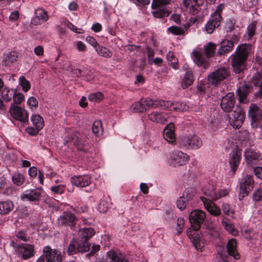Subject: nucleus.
Instances as JSON below:
<instances>
[{
	"mask_svg": "<svg viewBox=\"0 0 262 262\" xmlns=\"http://www.w3.org/2000/svg\"><path fill=\"white\" fill-rule=\"evenodd\" d=\"M251 51L250 44L245 43L238 46L231 59L233 70L235 73H240L245 69L246 61Z\"/></svg>",
	"mask_w": 262,
	"mask_h": 262,
	"instance_id": "f257e3e1",
	"label": "nucleus"
},
{
	"mask_svg": "<svg viewBox=\"0 0 262 262\" xmlns=\"http://www.w3.org/2000/svg\"><path fill=\"white\" fill-rule=\"evenodd\" d=\"M252 84L253 86L245 83L240 86L237 89V94L241 102H243L252 91H255L254 96L255 99L262 98V80L254 79Z\"/></svg>",
	"mask_w": 262,
	"mask_h": 262,
	"instance_id": "f03ea898",
	"label": "nucleus"
},
{
	"mask_svg": "<svg viewBox=\"0 0 262 262\" xmlns=\"http://www.w3.org/2000/svg\"><path fill=\"white\" fill-rule=\"evenodd\" d=\"M178 143L180 148L186 149H197L203 145L202 139L195 135L181 137L178 139Z\"/></svg>",
	"mask_w": 262,
	"mask_h": 262,
	"instance_id": "7ed1b4c3",
	"label": "nucleus"
},
{
	"mask_svg": "<svg viewBox=\"0 0 262 262\" xmlns=\"http://www.w3.org/2000/svg\"><path fill=\"white\" fill-rule=\"evenodd\" d=\"M230 70L227 67H221L211 72L208 75V81L209 84L217 86L230 76Z\"/></svg>",
	"mask_w": 262,
	"mask_h": 262,
	"instance_id": "20e7f679",
	"label": "nucleus"
},
{
	"mask_svg": "<svg viewBox=\"0 0 262 262\" xmlns=\"http://www.w3.org/2000/svg\"><path fill=\"white\" fill-rule=\"evenodd\" d=\"M62 261L61 252L47 246L43 248V254L40 256L36 262H62Z\"/></svg>",
	"mask_w": 262,
	"mask_h": 262,
	"instance_id": "39448f33",
	"label": "nucleus"
},
{
	"mask_svg": "<svg viewBox=\"0 0 262 262\" xmlns=\"http://www.w3.org/2000/svg\"><path fill=\"white\" fill-rule=\"evenodd\" d=\"M90 246L88 242L83 241L79 237L78 239L73 238L69 244L68 253L69 255H73L78 253L85 252L90 250Z\"/></svg>",
	"mask_w": 262,
	"mask_h": 262,
	"instance_id": "423d86ee",
	"label": "nucleus"
},
{
	"mask_svg": "<svg viewBox=\"0 0 262 262\" xmlns=\"http://www.w3.org/2000/svg\"><path fill=\"white\" fill-rule=\"evenodd\" d=\"M11 245L14 248L18 255L22 259L26 260L35 254L34 246L28 244L19 245L12 241Z\"/></svg>",
	"mask_w": 262,
	"mask_h": 262,
	"instance_id": "0eeeda50",
	"label": "nucleus"
},
{
	"mask_svg": "<svg viewBox=\"0 0 262 262\" xmlns=\"http://www.w3.org/2000/svg\"><path fill=\"white\" fill-rule=\"evenodd\" d=\"M254 186V180L252 176L246 174L243 177L239 183V200H242L244 197L247 196L253 189Z\"/></svg>",
	"mask_w": 262,
	"mask_h": 262,
	"instance_id": "6e6552de",
	"label": "nucleus"
},
{
	"mask_svg": "<svg viewBox=\"0 0 262 262\" xmlns=\"http://www.w3.org/2000/svg\"><path fill=\"white\" fill-rule=\"evenodd\" d=\"M169 4V0H153L151 7L154 10L152 12L153 16L156 18H164L167 17L170 12L167 9L166 6Z\"/></svg>",
	"mask_w": 262,
	"mask_h": 262,
	"instance_id": "1a4fd4ad",
	"label": "nucleus"
},
{
	"mask_svg": "<svg viewBox=\"0 0 262 262\" xmlns=\"http://www.w3.org/2000/svg\"><path fill=\"white\" fill-rule=\"evenodd\" d=\"M11 116L15 120L25 123L28 121V114L27 112L23 107L13 103L9 109Z\"/></svg>",
	"mask_w": 262,
	"mask_h": 262,
	"instance_id": "9d476101",
	"label": "nucleus"
},
{
	"mask_svg": "<svg viewBox=\"0 0 262 262\" xmlns=\"http://www.w3.org/2000/svg\"><path fill=\"white\" fill-rule=\"evenodd\" d=\"M205 218V214L204 211L200 210H196L192 211L189 215L190 222L195 230L198 231L203 223Z\"/></svg>",
	"mask_w": 262,
	"mask_h": 262,
	"instance_id": "9b49d317",
	"label": "nucleus"
},
{
	"mask_svg": "<svg viewBox=\"0 0 262 262\" xmlns=\"http://www.w3.org/2000/svg\"><path fill=\"white\" fill-rule=\"evenodd\" d=\"M235 105L234 94L229 93L223 96L221 101V107L225 112H232Z\"/></svg>",
	"mask_w": 262,
	"mask_h": 262,
	"instance_id": "f8f14e48",
	"label": "nucleus"
},
{
	"mask_svg": "<svg viewBox=\"0 0 262 262\" xmlns=\"http://www.w3.org/2000/svg\"><path fill=\"white\" fill-rule=\"evenodd\" d=\"M44 193L45 192L41 188L28 189L21 195V199H27L31 202H36L40 200Z\"/></svg>",
	"mask_w": 262,
	"mask_h": 262,
	"instance_id": "ddd939ff",
	"label": "nucleus"
},
{
	"mask_svg": "<svg viewBox=\"0 0 262 262\" xmlns=\"http://www.w3.org/2000/svg\"><path fill=\"white\" fill-rule=\"evenodd\" d=\"M242 158L241 151L235 148L229 155V164L231 171L234 173L237 170Z\"/></svg>",
	"mask_w": 262,
	"mask_h": 262,
	"instance_id": "4468645a",
	"label": "nucleus"
},
{
	"mask_svg": "<svg viewBox=\"0 0 262 262\" xmlns=\"http://www.w3.org/2000/svg\"><path fill=\"white\" fill-rule=\"evenodd\" d=\"M77 220V219L74 213L71 212H65L58 219V224L60 226H69L72 229L76 224Z\"/></svg>",
	"mask_w": 262,
	"mask_h": 262,
	"instance_id": "2eb2a0df",
	"label": "nucleus"
},
{
	"mask_svg": "<svg viewBox=\"0 0 262 262\" xmlns=\"http://www.w3.org/2000/svg\"><path fill=\"white\" fill-rule=\"evenodd\" d=\"M232 125L234 127L239 128L243 124L245 118V114L243 110L239 107H236L232 114Z\"/></svg>",
	"mask_w": 262,
	"mask_h": 262,
	"instance_id": "dca6fc26",
	"label": "nucleus"
},
{
	"mask_svg": "<svg viewBox=\"0 0 262 262\" xmlns=\"http://www.w3.org/2000/svg\"><path fill=\"white\" fill-rule=\"evenodd\" d=\"M107 262H128L125 255L118 250H111L106 253Z\"/></svg>",
	"mask_w": 262,
	"mask_h": 262,
	"instance_id": "f3484780",
	"label": "nucleus"
},
{
	"mask_svg": "<svg viewBox=\"0 0 262 262\" xmlns=\"http://www.w3.org/2000/svg\"><path fill=\"white\" fill-rule=\"evenodd\" d=\"M244 156L246 163L250 166L256 164L260 157L259 152L251 149H246Z\"/></svg>",
	"mask_w": 262,
	"mask_h": 262,
	"instance_id": "a211bd4d",
	"label": "nucleus"
},
{
	"mask_svg": "<svg viewBox=\"0 0 262 262\" xmlns=\"http://www.w3.org/2000/svg\"><path fill=\"white\" fill-rule=\"evenodd\" d=\"M163 104V108H171V110L177 112H182L188 110L189 107L185 103L182 102H171L164 101L161 102Z\"/></svg>",
	"mask_w": 262,
	"mask_h": 262,
	"instance_id": "6ab92c4d",
	"label": "nucleus"
},
{
	"mask_svg": "<svg viewBox=\"0 0 262 262\" xmlns=\"http://www.w3.org/2000/svg\"><path fill=\"white\" fill-rule=\"evenodd\" d=\"M72 140L77 149L84 152H87L89 149V145L85 143L83 139L80 137V134L76 132L72 137Z\"/></svg>",
	"mask_w": 262,
	"mask_h": 262,
	"instance_id": "aec40b11",
	"label": "nucleus"
},
{
	"mask_svg": "<svg viewBox=\"0 0 262 262\" xmlns=\"http://www.w3.org/2000/svg\"><path fill=\"white\" fill-rule=\"evenodd\" d=\"M248 117L251 118L252 123L256 122L261 119L262 112L259 107L255 104H251L248 111Z\"/></svg>",
	"mask_w": 262,
	"mask_h": 262,
	"instance_id": "412c9836",
	"label": "nucleus"
},
{
	"mask_svg": "<svg viewBox=\"0 0 262 262\" xmlns=\"http://www.w3.org/2000/svg\"><path fill=\"white\" fill-rule=\"evenodd\" d=\"M174 132V126L172 123L167 124L163 131L164 138L171 144H174L176 142Z\"/></svg>",
	"mask_w": 262,
	"mask_h": 262,
	"instance_id": "4be33fe9",
	"label": "nucleus"
},
{
	"mask_svg": "<svg viewBox=\"0 0 262 262\" xmlns=\"http://www.w3.org/2000/svg\"><path fill=\"white\" fill-rule=\"evenodd\" d=\"M193 61L199 66L205 68L208 66V62L206 56H204L202 52L199 51L194 50L192 53Z\"/></svg>",
	"mask_w": 262,
	"mask_h": 262,
	"instance_id": "5701e85b",
	"label": "nucleus"
},
{
	"mask_svg": "<svg viewBox=\"0 0 262 262\" xmlns=\"http://www.w3.org/2000/svg\"><path fill=\"white\" fill-rule=\"evenodd\" d=\"M171 159L178 165H185L188 160V156L181 151H173L171 155Z\"/></svg>",
	"mask_w": 262,
	"mask_h": 262,
	"instance_id": "b1692460",
	"label": "nucleus"
},
{
	"mask_svg": "<svg viewBox=\"0 0 262 262\" xmlns=\"http://www.w3.org/2000/svg\"><path fill=\"white\" fill-rule=\"evenodd\" d=\"M71 182L77 187H85L91 184V178L88 175L75 176L71 178Z\"/></svg>",
	"mask_w": 262,
	"mask_h": 262,
	"instance_id": "393cba45",
	"label": "nucleus"
},
{
	"mask_svg": "<svg viewBox=\"0 0 262 262\" xmlns=\"http://www.w3.org/2000/svg\"><path fill=\"white\" fill-rule=\"evenodd\" d=\"M183 5L188 9L189 13L193 15L197 14L200 10L198 0H184Z\"/></svg>",
	"mask_w": 262,
	"mask_h": 262,
	"instance_id": "a878e982",
	"label": "nucleus"
},
{
	"mask_svg": "<svg viewBox=\"0 0 262 262\" xmlns=\"http://www.w3.org/2000/svg\"><path fill=\"white\" fill-rule=\"evenodd\" d=\"M18 56V53L14 51L5 53L3 56V65L10 67L13 62L17 61Z\"/></svg>",
	"mask_w": 262,
	"mask_h": 262,
	"instance_id": "bb28decb",
	"label": "nucleus"
},
{
	"mask_svg": "<svg viewBox=\"0 0 262 262\" xmlns=\"http://www.w3.org/2000/svg\"><path fill=\"white\" fill-rule=\"evenodd\" d=\"M221 21L219 15H211L205 26L207 32L209 34L212 33L215 28L220 26Z\"/></svg>",
	"mask_w": 262,
	"mask_h": 262,
	"instance_id": "cd10ccee",
	"label": "nucleus"
},
{
	"mask_svg": "<svg viewBox=\"0 0 262 262\" xmlns=\"http://www.w3.org/2000/svg\"><path fill=\"white\" fill-rule=\"evenodd\" d=\"M168 115L165 113L152 112L148 115V119L154 122L164 124L168 121Z\"/></svg>",
	"mask_w": 262,
	"mask_h": 262,
	"instance_id": "c85d7f7f",
	"label": "nucleus"
},
{
	"mask_svg": "<svg viewBox=\"0 0 262 262\" xmlns=\"http://www.w3.org/2000/svg\"><path fill=\"white\" fill-rule=\"evenodd\" d=\"M204 198L202 199L204 202V206L208 211L214 216H219L221 214L220 207L212 202H207V200H206V201H204Z\"/></svg>",
	"mask_w": 262,
	"mask_h": 262,
	"instance_id": "c756f323",
	"label": "nucleus"
},
{
	"mask_svg": "<svg viewBox=\"0 0 262 262\" xmlns=\"http://www.w3.org/2000/svg\"><path fill=\"white\" fill-rule=\"evenodd\" d=\"M143 106L145 109V111L149 108H163V104L161 103L163 100H152L149 98H146L145 100L141 99Z\"/></svg>",
	"mask_w": 262,
	"mask_h": 262,
	"instance_id": "7c9ffc66",
	"label": "nucleus"
},
{
	"mask_svg": "<svg viewBox=\"0 0 262 262\" xmlns=\"http://www.w3.org/2000/svg\"><path fill=\"white\" fill-rule=\"evenodd\" d=\"M227 250L229 255L233 256L235 259L239 258V254L236 250V242L235 239H231L228 241Z\"/></svg>",
	"mask_w": 262,
	"mask_h": 262,
	"instance_id": "2f4dec72",
	"label": "nucleus"
},
{
	"mask_svg": "<svg viewBox=\"0 0 262 262\" xmlns=\"http://www.w3.org/2000/svg\"><path fill=\"white\" fill-rule=\"evenodd\" d=\"M221 223L224 228L233 236L238 235V230L235 228L229 219L226 217H223Z\"/></svg>",
	"mask_w": 262,
	"mask_h": 262,
	"instance_id": "473e14b6",
	"label": "nucleus"
},
{
	"mask_svg": "<svg viewBox=\"0 0 262 262\" xmlns=\"http://www.w3.org/2000/svg\"><path fill=\"white\" fill-rule=\"evenodd\" d=\"M220 45V48L217 51V53L219 55L226 54L231 51L233 48V42L227 39L223 40Z\"/></svg>",
	"mask_w": 262,
	"mask_h": 262,
	"instance_id": "72a5a7b5",
	"label": "nucleus"
},
{
	"mask_svg": "<svg viewBox=\"0 0 262 262\" xmlns=\"http://www.w3.org/2000/svg\"><path fill=\"white\" fill-rule=\"evenodd\" d=\"M95 230L92 228H84L79 232V237L82 240L88 242L95 234Z\"/></svg>",
	"mask_w": 262,
	"mask_h": 262,
	"instance_id": "f704fd0d",
	"label": "nucleus"
},
{
	"mask_svg": "<svg viewBox=\"0 0 262 262\" xmlns=\"http://www.w3.org/2000/svg\"><path fill=\"white\" fill-rule=\"evenodd\" d=\"M188 236L196 250L202 251L203 248V243L201 240L197 237L195 232H191L188 234Z\"/></svg>",
	"mask_w": 262,
	"mask_h": 262,
	"instance_id": "c9c22d12",
	"label": "nucleus"
},
{
	"mask_svg": "<svg viewBox=\"0 0 262 262\" xmlns=\"http://www.w3.org/2000/svg\"><path fill=\"white\" fill-rule=\"evenodd\" d=\"M13 208V204L10 201L0 202V214H6L9 213Z\"/></svg>",
	"mask_w": 262,
	"mask_h": 262,
	"instance_id": "e433bc0d",
	"label": "nucleus"
},
{
	"mask_svg": "<svg viewBox=\"0 0 262 262\" xmlns=\"http://www.w3.org/2000/svg\"><path fill=\"white\" fill-rule=\"evenodd\" d=\"M193 83V75L191 72L185 73L181 82V86L185 89L190 86Z\"/></svg>",
	"mask_w": 262,
	"mask_h": 262,
	"instance_id": "4c0bfd02",
	"label": "nucleus"
},
{
	"mask_svg": "<svg viewBox=\"0 0 262 262\" xmlns=\"http://www.w3.org/2000/svg\"><path fill=\"white\" fill-rule=\"evenodd\" d=\"M204 194L210 197L211 199L217 200V197L216 196L215 187L211 184H208L203 188Z\"/></svg>",
	"mask_w": 262,
	"mask_h": 262,
	"instance_id": "58836bf2",
	"label": "nucleus"
},
{
	"mask_svg": "<svg viewBox=\"0 0 262 262\" xmlns=\"http://www.w3.org/2000/svg\"><path fill=\"white\" fill-rule=\"evenodd\" d=\"M216 47V45L212 42H209L204 46V52L206 57L210 58L214 56Z\"/></svg>",
	"mask_w": 262,
	"mask_h": 262,
	"instance_id": "ea45409f",
	"label": "nucleus"
},
{
	"mask_svg": "<svg viewBox=\"0 0 262 262\" xmlns=\"http://www.w3.org/2000/svg\"><path fill=\"white\" fill-rule=\"evenodd\" d=\"M95 50L97 53L100 56L105 58H110L112 56V52L106 48L100 45L96 46Z\"/></svg>",
	"mask_w": 262,
	"mask_h": 262,
	"instance_id": "a19ab883",
	"label": "nucleus"
},
{
	"mask_svg": "<svg viewBox=\"0 0 262 262\" xmlns=\"http://www.w3.org/2000/svg\"><path fill=\"white\" fill-rule=\"evenodd\" d=\"M14 95V90L13 89H4L2 92V97L6 102L10 101Z\"/></svg>",
	"mask_w": 262,
	"mask_h": 262,
	"instance_id": "79ce46f5",
	"label": "nucleus"
},
{
	"mask_svg": "<svg viewBox=\"0 0 262 262\" xmlns=\"http://www.w3.org/2000/svg\"><path fill=\"white\" fill-rule=\"evenodd\" d=\"M31 121L35 127L42 129L44 126V121L42 117L39 115L33 116Z\"/></svg>",
	"mask_w": 262,
	"mask_h": 262,
	"instance_id": "37998d69",
	"label": "nucleus"
},
{
	"mask_svg": "<svg viewBox=\"0 0 262 262\" xmlns=\"http://www.w3.org/2000/svg\"><path fill=\"white\" fill-rule=\"evenodd\" d=\"M92 131L97 136L101 135L103 132L102 123L100 121L97 120L94 122L92 127Z\"/></svg>",
	"mask_w": 262,
	"mask_h": 262,
	"instance_id": "c03bdc74",
	"label": "nucleus"
},
{
	"mask_svg": "<svg viewBox=\"0 0 262 262\" xmlns=\"http://www.w3.org/2000/svg\"><path fill=\"white\" fill-rule=\"evenodd\" d=\"M195 194L196 190L194 188L188 187L185 190L183 196L185 198L187 201H188L192 200Z\"/></svg>",
	"mask_w": 262,
	"mask_h": 262,
	"instance_id": "a18cd8bd",
	"label": "nucleus"
},
{
	"mask_svg": "<svg viewBox=\"0 0 262 262\" xmlns=\"http://www.w3.org/2000/svg\"><path fill=\"white\" fill-rule=\"evenodd\" d=\"M35 14L36 17L42 22H45L48 20L47 12L42 9L38 8L35 10Z\"/></svg>",
	"mask_w": 262,
	"mask_h": 262,
	"instance_id": "49530a36",
	"label": "nucleus"
},
{
	"mask_svg": "<svg viewBox=\"0 0 262 262\" xmlns=\"http://www.w3.org/2000/svg\"><path fill=\"white\" fill-rule=\"evenodd\" d=\"M222 209L225 214L231 216L232 217H233V215L234 214V211L229 204L223 203L222 205Z\"/></svg>",
	"mask_w": 262,
	"mask_h": 262,
	"instance_id": "de8ad7c7",
	"label": "nucleus"
},
{
	"mask_svg": "<svg viewBox=\"0 0 262 262\" xmlns=\"http://www.w3.org/2000/svg\"><path fill=\"white\" fill-rule=\"evenodd\" d=\"M132 111L136 113H142L145 112V109L143 106L142 100L134 103L131 107Z\"/></svg>",
	"mask_w": 262,
	"mask_h": 262,
	"instance_id": "09e8293b",
	"label": "nucleus"
},
{
	"mask_svg": "<svg viewBox=\"0 0 262 262\" xmlns=\"http://www.w3.org/2000/svg\"><path fill=\"white\" fill-rule=\"evenodd\" d=\"M103 98V94L99 92L91 94L88 97V99L90 101L96 102L100 101Z\"/></svg>",
	"mask_w": 262,
	"mask_h": 262,
	"instance_id": "8fccbe9b",
	"label": "nucleus"
},
{
	"mask_svg": "<svg viewBox=\"0 0 262 262\" xmlns=\"http://www.w3.org/2000/svg\"><path fill=\"white\" fill-rule=\"evenodd\" d=\"M19 83L24 92H27L30 90V83L24 76L19 78Z\"/></svg>",
	"mask_w": 262,
	"mask_h": 262,
	"instance_id": "3c124183",
	"label": "nucleus"
},
{
	"mask_svg": "<svg viewBox=\"0 0 262 262\" xmlns=\"http://www.w3.org/2000/svg\"><path fill=\"white\" fill-rule=\"evenodd\" d=\"M12 181L18 186H20L24 182V178L23 174L19 173H15L12 177Z\"/></svg>",
	"mask_w": 262,
	"mask_h": 262,
	"instance_id": "603ef678",
	"label": "nucleus"
},
{
	"mask_svg": "<svg viewBox=\"0 0 262 262\" xmlns=\"http://www.w3.org/2000/svg\"><path fill=\"white\" fill-rule=\"evenodd\" d=\"M13 104L18 105L20 104L25 99L24 95L20 93H16L15 91H14V95L13 97Z\"/></svg>",
	"mask_w": 262,
	"mask_h": 262,
	"instance_id": "864d4df0",
	"label": "nucleus"
},
{
	"mask_svg": "<svg viewBox=\"0 0 262 262\" xmlns=\"http://www.w3.org/2000/svg\"><path fill=\"white\" fill-rule=\"evenodd\" d=\"M168 31L176 35H182L185 34V30L182 28L177 26H171L168 28Z\"/></svg>",
	"mask_w": 262,
	"mask_h": 262,
	"instance_id": "5fc2aeb1",
	"label": "nucleus"
},
{
	"mask_svg": "<svg viewBox=\"0 0 262 262\" xmlns=\"http://www.w3.org/2000/svg\"><path fill=\"white\" fill-rule=\"evenodd\" d=\"M186 200L184 196H181L177 201V205L178 208L181 210H184L186 207Z\"/></svg>",
	"mask_w": 262,
	"mask_h": 262,
	"instance_id": "6e6d98bb",
	"label": "nucleus"
},
{
	"mask_svg": "<svg viewBox=\"0 0 262 262\" xmlns=\"http://www.w3.org/2000/svg\"><path fill=\"white\" fill-rule=\"evenodd\" d=\"M256 30V23L252 22L247 28V33L249 38H251L255 34Z\"/></svg>",
	"mask_w": 262,
	"mask_h": 262,
	"instance_id": "4d7b16f0",
	"label": "nucleus"
},
{
	"mask_svg": "<svg viewBox=\"0 0 262 262\" xmlns=\"http://www.w3.org/2000/svg\"><path fill=\"white\" fill-rule=\"evenodd\" d=\"M253 199L256 202L262 201V188L257 189L254 192Z\"/></svg>",
	"mask_w": 262,
	"mask_h": 262,
	"instance_id": "13d9d810",
	"label": "nucleus"
},
{
	"mask_svg": "<svg viewBox=\"0 0 262 262\" xmlns=\"http://www.w3.org/2000/svg\"><path fill=\"white\" fill-rule=\"evenodd\" d=\"M184 225V220L182 218H178L177 220V224L176 230L178 232L177 234H180L183 230Z\"/></svg>",
	"mask_w": 262,
	"mask_h": 262,
	"instance_id": "bf43d9fd",
	"label": "nucleus"
},
{
	"mask_svg": "<svg viewBox=\"0 0 262 262\" xmlns=\"http://www.w3.org/2000/svg\"><path fill=\"white\" fill-rule=\"evenodd\" d=\"M51 190L57 194H61L64 191V186L61 185L51 187Z\"/></svg>",
	"mask_w": 262,
	"mask_h": 262,
	"instance_id": "052dcab7",
	"label": "nucleus"
},
{
	"mask_svg": "<svg viewBox=\"0 0 262 262\" xmlns=\"http://www.w3.org/2000/svg\"><path fill=\"white\" fill-rule=\"evenodd\" d=\"M82 73L85 75L86 80L90 81L93 78V72L91 70L85 68L82 70Z\"/></svg>",
	"mask_w": 262,
	"mask_h": 262,
	"instance_id": "680f3d73",
	"label": "nucleus"
},
{
	"mask_svg": "<svg viewBox=\"0 0 262 262\" xmlns=\"http://www.w3.org/2000/svg\"><path fill=\"white\" fill-rule=\"evenodd\" d=\"M224 7V4H220L217 6L216 9L215 11V12L211 15L212 16H214L215 15H219L220 17V19L222 20V17L221 16V13L222 12L223 9Z\"/></svg>",
	"mask_w": 262,
	"mask_h": 262,
	"instance_id": "e2e57ef3",
	"label": "nucleus"
},
{
	"mask_svg": "<svg viewBox=\"0 0 262 262\" xmlns=\"http://www.w3.org/2000/svg\"><path fill=\"white\" fill-rule=\"evenodd\" d=\"M41 129H39L38 127H35L34 128L33 127H28L26 130L29 134L34 136L37 135L39 131Z\"/></svg>",
	"mask_w": 262,
	"mask_h": 262,
	"instance_id": "0e129e2a",
	"label": "nucleus"
},
{
	"mask_svg": "<svg viewBox=\"0 0 262 262\" xmlns=\"http://www.w3.org/2000/svg\"><path fill=\"white\" fill-rule=\"evenodd\" d=\"M27 103L29 106L34 107H37L38 104L37 100L34 97H31L29 98L28 100Z\"/></svg>",
	"mask_w": 262,
	"mask_h": 262,
	"instance_id": "69168bd1",
	"label": "nucleus"
},
{
	"mask_svg": "<svg viewBox=\"0 0 262 262\" xmlns=\"http://www.w3.org/2000/svg\"><path fill=\"white\" fill-rule=\"evenodd\" d=\"M16 236L17 238L20 239L21 241H23L24 242H27L28 241V239L26 235V233L24 231H18L16 233Z\"/></svg>",
	"mask_w": 262,
	"mask_h": 262,
	"instance_id": "338daca9",
	"label": "nucleus"
},
{
	"mask_svg": "<svg viewBox=\"0 0 262 262\" xmlns=\"http://www.w3.org/2000/svg\"><path fill=\"white\" fill-rule=\"evenodd\" d=\"M254 172L258 179H262V167L257 166L254 168Z\"/></svg>",
	"mask_w": 262,
	"mask_h": 262,
	"instance_id": "774afa93",
	"label": "nucleus"
}]
</instances>
